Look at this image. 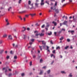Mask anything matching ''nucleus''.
Instances as JSON below:
<instances>
[{"label":"nucleus","instance_id":"obj_1","mask_svg":"<svg viewBox=\"0 0 77 77\" xmlns=\"http://www.w3.org/2000/svg\"><path fill=\"white\" fill-rule=\"evenodd\" d=\"M38 33V31H34V33H36L35 34V36H36V38H38V36L39 35H40V36H43L44 35V34L42 33H41V34L40 33Z\"/></svg>","mask_w":77,"mask_h":77},{"label":"nucleus","instance_id":"obj_2","mask_svg":"<svg viewBox=\"0 0 77 77\" xmlns=\"http://www.w3.org/2000/svg\"><path fill=\"white\" fill-rule=\"evenodd\" d=\"M50 26V24L49 23H46V28H45V29H46L47 31L48 30V28Z\"/></svg>","mask_w":77,"mask_h":77},{"label":"nucleus","instance_id":"obj_3","mask_svg":"<svg viewBox=\"0 0 77 77\" xmlns=\"http://www.w3.org/2000/svg\"><path fill=\"white\" fill-rule=\"evenodd\" d=\"M44 41H43L42 42V44L43 45V48H45L46 47V43L45 42H44Z\"/></svg>","mask_w":77,"mask_h":77},{"label":"nucleus","instance_id":"obj_4","mask_svg":"<svg viewBox=\"0 0 77 77\" xmlns=\"http://www.w3.org/2000/svg\"><path fill=\"white\" fill-rule=\"evenodd\" d=\"M44 0H42L41 1V3L40 5L41 6H42V5H44Z\"/></svg>","mask_w":77,"mask_h":77},{"label":"nucleus","instance_id":"obj_5","mask_svg":"<svg viewBox=\"0 0 77 77\" xmlns=\"http://www.w3.org/2000/svg\"><path fill=\"white\" fill-rule=\"evenodd\" d=\"M8 39H10V40H12V35H8Z\"/></svg>","mask_w":77,"mask_h":77},{"label":"nucleus","instance_id":"obj_6","mask_svg":"<svg viewBox=\"0 0 77 77\" xmlns=\"http://www.w3.org/2000/svg\"><path fill=\"white\" fill-rule=\"evenodd\" d=\"M35 6L36 8H38V5H39V3L36 2L35 4Z\"/></svg>","mask_w":77,"mask_h":77},{"label":"nucleus","instance_id":"obj_7","mask_svg":"<svg viewBox=\"0 0 77 77\" xmlns=\"http://www.w3.org/2000/svg\"><path fill=\"white\" fill-rule=\"evenodd\" d=\"M77 18V16L76 15H75V16H73V20H76Z\"/></svg>","mask_w":77,"mask_h":77},{"label":"nucleus","instance_id":"obj_8","mask_svg":"<svg viewBox=\"0 0 77 77\" xmlns=\"http://www.w3.org/2000/svg\"><path fill=\"white\" fill-rule=\"evenodd\" d=\"M68 32H70L71 33H72V35H74L73 33H74V30H71V31H68Z\"/></svg>","mask_w":77,"mask_h":77},{"label":"nucleus","instance_id":"obj_9","mask_svg":"<svg viewBox=\"0 0 77 77\" xmlns=\"http://www.w3.org/2000/svg\"><path fill=\"white\" fill-rule=\"evenodd\" d=\"M26 30V28L24 27H23V29L22 30V32H24V31H25Z\"/></svg>","mask_w":77,"mask_h":77},{"label":"nucleus","instance_id":"obj_10","mask_svg":"<svg viewBox=\"0 0 77 77\" xmlns=\"http://www.w3.org/2000/svg\"><path fill=\"white\" fill-rule=\"evenodd\" d=\"M68 23V21H64L63 23V24L64 25H67V23Z\"/></svg>","mask_w":77,"mask_h":77},{"label":"nucleus","instance_id":"obj_11","mask_svg":"<svg viewBox=\"0 0 77 77\" xmlns=\"http://www.w3.org/2000/svg\"><path fill=\"white\" fill-rule=\"evenodd\" d=\"M55 12L57 14H58V13H59V9H55Z\"/></svg>","mask_w":77,"mask_h":77},{"label":"nucleus","instance_id":"obj_12","mask_svg":"<svg viewBox=\"0 0 77 77\" xmlns=\"http://www.w3.org/2000/svg\"><path fill=\"white\" fill-rule=\"evenodd\" d=\"M52 23L54 24V26H56V25H57V23L55 22L54 21H53L52 22Z\"/></svg>","mask_w":77,"mask_h":77},{"label":"nucleus","instance_id":"obj_13","mask_svg":"<svg viewBox=\"0 0 77 77\" xmlns=\"http://www.w3.org/2000/svg\"><path fill=\"white\" fill-rule=\"evenodd\" d=\"M11 9H12V7H10L8 8V11H10V10H11Z\"/></svg>","mask_w":77,"mask_h":77},{"label":"nucleus","instance_id":"obj_14","mask_svg":"<svg viewBox=\"0 0 77 77\" xmlns=\"http://www.w3.org/2000/svg\"><path fill=\"white\" fill-rule=\"evenodd\" d=\"M36 57V55H32V57L33 58V59H35Z\"/></svg>","mask_w":77,"mask_h":77},{"label":"nucleus","instance_id":"obj_15","mask_svg":"<svg viewBox=\"0 0 77 77\" xmlns=\"http://www.w3.org/2000/svg\"><path fill=\"white\" fill-rule=\"evenodd\" d=\"M4 51V50H0V54H2V53H3V52Z\"/></svg>","mask_w":77,"mask_h":77},{"label":"nucleus","instance_id":"obj_16","mask_svg":"<svg viewBox=\"0 0 77 77\" xmlns=\"http://www.w3.org/2000/svg\"><path fill=\"white\" fill-rule=\"evenodd\" d=\"M30 15L32 16V17H34V16H35V14H30Z\"/></svg>","mask_w":77,"mask_h":77},{"label":"nucleus","instance_id":"obj_17","mask_svg":"<svg viewBox=\"0 0 77 77\" xmlns=\"http://www.w3.org/2000/svg\"><path fill=\"white\" fill-rule=\"evenodd\" d=\"M63 39H64L63 37L62 36L60 39V41H62V40Z\"/></svg>","mask_w":77,"mask_h":77},{"label":"nucleus","instance_id":"obj_18","mask_svg":"<svg viewBox=\"0 0 77 77\" xmlns=\"http://www.w3.org/2000/svg\"><path fill=\"white\" fill-rule=\"evenodd\" d=\"M69 77H72V73H70L69 75Z\"/></svg>","mask_w":77,"mask_h":77},{"label":"nucleus","instance_id":"obj_19","mask_svg":"<svg viewBox=\"0 0 77 77\" xmlns=\"http://www.w3.org/2000/svg\"><path fill=\"white\" fill-rule=\"evenodd\" d=\"M7 36V35L6 34H5L3 35V38H6Z\"/></svg>","mask_w":77,"mask_h":77},{"label":"nucleus","instance_id":"obj_20","mask_svg":"<svg viewBox=\"0 0 77 77\" xmlns=\"http://www.w3.org/2000/svg\"><path fill=\"white\" fill-rule=\"evenodd\" d=\"M18 17L20 19V20H23V19L21 17V16H18Z\"/></svg>","mask_w":77,"mask_h":77},{"label":"nucleus","instance_id":"obj_21","mask_svg":"<svg viewBox=\"0 0 77 77\" xmlns=\"http://www.w3.org/2000/svg\"><path fill=\"white\" fill-rule=\"evenodd\" d=\"M42 61H43V60H42V59H40V63H42Z\"/></svg>","mask_w":77,"mask_h":77},{"label":"nucleus","instance_id":"obj_22","mask_svg":"<svg viewBox=\"0 0 77 77\" xmlns=\"http://www.w3.org/2000/svg\"><path fill=\"white\" fill-rule=\"evenodd\" d=\"M47 72L48 74H50V70H49L47 71Z\"/></svg>","mask_w":77,"mask_h":77},{"label":"nucleus","instance_id":"obj_23","mask_svg":"<svg viewBox=\"0 0 77 77\" xmlns=\"http://www.w3.org/2000/svg\"><path fill=\"white\" fill-rule=\"evenodd\" d=\"M52 56H53L54 58H55V56L54 55H53V54H52L51 55V57H52Z\"/></svg>","mask_w":77,"mask_h":77},{"label":"nucleus","instance_id":"obj_24","mask_svg":"<svg viewBox=\"0 0 77 77\" xmlns=\"http://www.w3.org/2000/svg\"><path fill=\"white\" fill-rule=\"evenodd\" d=\"M42 73H43V72L42 71H41L40 73H39V74L40 75H41L42 74Z\"/></svg>","mask_w":77,"mask_h":77},{"label":"nucleus","instance_id":"obj_25","mask_svg":"<svg viewBox=\"0 0 77 77\" xmlns=\"http://www.w3.org/2000/svg\"><path fill=\"white\" fill-rule=\"evenodd\" d=\"M69 48V46H67L65 47V48L66 50V49H67V48Z\"/></svg>","mask_w":77,"mask_h":77},{"label":"nucleus","instance_id":"obj_26","mask_svg":"<svg viewBox=\"0 0 77 77\" xmlns=\"http://www.w3.org/2000/svg\"><path fill=\"white\" fill-rule=\"evenodd\" d=\"M39 47L40 49V50H41V51H42V46H39Z\"/></svg>","mask_w":77,"mask_h":77},{"label":"nucleus","instance_id":"obj_27","mask_svg":"<svg viewBox=\"0 0 77 77\" xmlns=\"http://www.w3.org/2000/svg\"><path fill=\"white\" fill-rule=\"evenodd\" d=\"M14 59H17V56H14Z\"/></svg>","mask_w":77,"mask_h":77},{"label":"nucleus","instance_id":"obj_28","mask_svg":"<svg viewBox=\"0 0 77 77\" xmlns=\"http://www.w3.org/2000/svg\"><path fill=\"white\" fill-rule=\"evenodd\" d=\"M29 65L30 66H32V61H31L29 63Z\"/></svg>","mask_w":77,"mask_h":77},{"label":"nucleus","instance_id":"obj_29","mask_svg":"<svg viewBox=\"0 0 77 77\" xmlns=\"http://www.w3.org/2000/svg\"><path fill=\"white\" fill-rule=\"evenodd\" d=\"M61 72L62 73V74H66V73L64 71H61Z\"/></svg>","mask_w":77,"mask_h":77},{"label":"nucleus","instance_id":"obj_30","mask_svg":"<svg viewBox=\"0 0 77 77\" xmlns=\"http://www.w3.org/2000/svg\"><path fill=\"white\" fill-rule=\"evenodd\" d=\"M35 41V39H31V42H33L34 41Z\"/></svg>","mask_w":77,"mask_h":77},{"label":"nucleus","instance_id":"obj_31","mask_svg":"<svg viewBox=\"0 0 77 77\" xmlns=\"http://www.w3.org/2000/svg\"><path fill=\"white\" fill-rule=\"evenodd\" d=\"M35 26H36V27H37V26H39V25L37 23L35 24Z\"/></svg>","mask_w":77,"mask_h":77},{"label":"nucleus","instance_id":"obj_32","mask_svg":"<svg viewBox=\"0 0 77 77\" xmlns=\"http://www.w3.org/2000/svg\"><path fill=\"white\" fill-rule=\"evenodd\" d=\"M51 34H52V32H50V33H48V35H51Z\"/></svg>","mask_w":77,"mask_h":77},{"label":"nucleus","instance_id":"obj_33","mask_svg":"<svg viewBox=\"0 0 77 77\" xmlns=\"http://www.w3.org/2000/svg\"><path fill=\"white\" fill-rule=\"evenodd\" d=\"M28 4L29 5H30L31 4V1H29L28 2Z\"/></svg>","mask_w":77,"mask_h":77},{"label":"nucleus","instance_id":"obj_34","mask_svg":"<svg viewBox=\"0 0 77 77\" xmlns=\"http://www.w3.org/2000/svg\"><path fill=\"white\" fill-rule=\"evenodd\" d=\"M46 47H47V50H48V49H49V47H48V46H46Z\"/></svg>","mask_w":77,"mask_h":77},{"label":"nucleus","instance_id":"obj_35","mask_svg":"<svg viewBox=\"0 0 77 77\" xmlns=\"http://www.w3.org/2000/svg\"><path fill=\"white\" fill-rule=\"evenodd\" d=\"M25 75L24 73H23L21 74V75L22 77H23Z\"/></svg>","mask_w":77,"mask_h":77},{"label":"nucleus","instance_id":"obj_36","mask_svg":"<svg viewBox=\"0 0 77 77\" xmlns=\"http://www.w3.org/2000/svg\"><path fill=\"white\" fill-rule=\"evenodd\" d=\"M45 26V25L44 24L42 26V28H44Z\"/></svg>","mask_w":77,"mask_h":77},{"label":"nucleus","instance_id":"obj_37","mask_svg":"<svg viewBox=\"0 0 77 77\" xmlns=\"http://www.w3.org/2000/svg\"><path fill=\"white\" fill-rule=\"evenodd\" d=\"M3 43V41L2 40H1L0 41V44H2V43Z\"/></svg>","mask_w":77,"mask_h":77},{"label":"nucleus","instance_id":"obj_38","mask_svg":"<svg viewBox=\"0 0 77 77\" xmlns=\"http://www.w3.org/2000/svg\"><path fill=\"white\" fill-rule=\"evenodd\" d=\"M12 75V74L11 73H9L8 75L9 77H10Z\"/></svg>","mask_w":77,"mask_h":77},{"label":"nucleus","instance_id":"obj_39","mask_svg":"<svg viewBox=\"0 0 77 77\" xmlns=\"http://www.w3.org/2000/svg\"><path fill=\"white\" fill-rule=\"evenodd\" d=\"M21 3V0H19V3L20 4Z\"/></svg>","mask_w":77,"mask_h":77},{"label":"nucleus","instance_id":"obj_40","mask_svg":"<svg viewBox=\"0 0 77 77\" xmlns=\"http://www.w3.org/2000/svg\"><path fill=\"white\" fill-rule=\"evenodd\" d=\"M6 59H9V56H7V57H6Z\"/></svg>","mask_w":77,"mask_h":77},{"label":"nucleus","instance_id":"obj_41","mask_svg":"<svg viewBox=\"0 0 77 77\" xmlns=\"http://www.w3.org/2000/svg\"><path fill=\"white\" fill-rule=\"evenodd\" d=\"M57 50V49H60V47L59 46H58L57 48H56Z\"/></svg>","mask_w":77,"mask_h":77},{"label":"nucleus","instance_id":"obj_42","mask_svg":"<svg viewBox=\"0 0 77 77\" xmlns=\"http://www.w3.org/2000/svg\"><path fill=\"white\" fill-rule=\"evenodd\" d=\"M46 66H44L42 67V68L43 69H45L46 68Z\"/></svg>","mask_w":77,"mask_h":77},{"label":"nucleus","instance_id":"obj_43","mask_svg":"<svg viewBox=\"0 0 77 77\" xmlns=\"http://www.w3.org/2000/svg\"><path fill=\"white\" fill-rule=\"evenodd\" d=\"M50 43L51 44H53V42H52V40L51 41Z\"/></svg>","mask_w":77,"mask_h":77},{"label":"nucleus","instance_id":"obj_44","mask_svg":"<svg viewBox=\"0 0 77 77\" xmlns=\"http://www.w3.org/2000/svg\"><path fill=\"white\" fill-rule=\"evenodd\" d=\"M22 13H25V12H26V11H22Z\"/></svg>","mask_w":77,"mask_h":77},{"label":"nucleus","instance_id":"obj_45","mask_svg":"<svg viewBox=\"0 0 77 77\" xmlns=\"http://www.w3.org/2000/svg\"><path fill=\"white\" fill-rule=\"evenodd\" d=\"M5 21L6 22H7V23H8V20L7 19H5Z\"/></svg>","mask_w":77,"mask_h":77},{"label":"nucleus","instance_id":"obj_46","mask_svg":"<svg viewBox=\"0 0 77 77\" xmlns=\"http://www.w3.org/2000/svg\"><path fill=\"white\" fill-rule=\"evenodd\" d=\"M33 44V43L32 42H29V44L30 45H32V44Z\"/></svg>","mask_w":77,"mask_h":77},{"label":"nucleus","instance_id":"obj_47","mask_svg":"<svg viewBox=\"0 0 77 77\" xmlns=\"http://www.w3.org/2000/svg\"><path fill=\"white\" fill-rule=\"evenodd\" d=\"M55 51H56L54 50L52 51V52L53 53H55Z\"/></svg>","mask_w":77,"mask_h":77},{"label":"nucleus","instance_id":"obj_48","mask_svg":"<svg viewBox=\"0 0 77 77\" xmlns=\"http://www.w3.org/2000/svg\"><path fill=\"white\" fill-rule=\"evenodd\" d=\"M67 41L68 42H69V41H70V39H67Z\"/></svg>","mask_w":77,"mask_h":77},{"label":"nucleus","instance_id":"obj_49","mask_svg":"<svg viewBox=\"0 0 77 77\" xmlns=\"http://www.w3.org/2000/svg\"><path fill=\"white\" fill-rule=\"evenodd\" d=\"M65 0H62L61 1L62 3H63L64 2H65Z\"/></svg>","mask_w":77,"mask_h":77},{"label":"nucleus","instance_id":"obj_50","mask_svg":"<svg viewBox=\"0 0 77 77\" xmlns=\"http://www.w3.org/2000/svg\"><path fill=\"white\" fill-rule=\"evenodd\" d=\"M54 34L55 36H56V34H57V32H55L54 33Z\"/></svg>","mask_w":77,"mask_h":77},{"label":"nucleus","instance_id":"obj_51","mask_svg":"<svg viewBox=\"0 0 77 77\" xmlns=\"http://www.w3.org/2000/svg\"><path fill=\"white\" fill-rule=\"evenodd\" d=\"M25 17H29V15H25Z\"/></svg>","mask_w":77,"mask_h":77},{"label":"nucleus","instance_id":"obj_52","mask_svg":"<svg viewBox=\"0 0 77 77\" xmlns=\"http://www.w3.org/2000/svg\"><path fill=\"white\" fill-rule=\"evenodd\" d=\"M10 54H12V51H11L10 52Z\"/></svg>","mask_w":77,"mask_h":77},{"label":"nucleus","instance_id":"obj_53","mask_svg":"<svg viewBox=\"0 0 77 77\" xmlns=\"http://www.w3.org/2000/svg\"><path fill=\"white\" fill-rule=\"evenodd\" d=\"M54 17H56V13L54 14Z\"/></svg>","mask_w":77,"mask_h":77},{"label":"nucleus","instance_id":"obj_54","mask_svg":"<svg viewBox=\"0 0 77 77\" xmlns=\"http://www.w3.org/2000/svg\"><path fill=\"white\" fill-rule=\"evenodd\" d=\"M27 30H30V28H27Z\"/></svg>","mask_w":77,"mask_h":77},{"label":"nucleus","instance_id":"obj_55","mask_svg":"<svg viewBox=\"0 0 77 77\" xmlns=\"http://www.w3.org/2000/svg\"><path fill=\"white\" fill-rule=\"evenodd\" d=\"M54 61L53 60V61H52V63H51V64H53V63H54Z\"/></svg>","mask_w":77,"mask_h":77},{"label":"nucleus","instance_id":"obj_56","mask_svg":"<svg viewBox=\"0 0 77 77\" xmlns=\"http://www.w3.org/2000/svg\"><path fill=\"white\" fill-rule=\"evenodd\" d=\"M55 6H57V2H55Z\"/></svg>","mask_w":77,"mask_h":77},{"label":"nucleus","instance_id":"obj_57","mask_svg":"<svg viewBox=\"0 0 77 77\" xmlns=\"http://www.w3.org/2000/svg\"><path fill=\"white\" fill-rule=\"evenodd\" d=\"M62 30H63V31H65V29H62Z\"/></svg>","mask_w":77,"mask_h":77},{"label":"nucleus","instance_id":"obj_58","mask_svg":"<svg viewBox=\"0 0 77 77\" xmlns=\"http://www.w3.org/2000/svg\"><path fill=\"white\" fill-rule=\"evenodd\" d=\"M69 1L70 2H72V0H69Z\"/></svg>","mask_w":77,"mask_h":77},{"label":"nucleus","instance_id":"obj_59","mask_svg":"<svg viewBox=\"0 0 77 77\" xmlns=\"http://www.w3.org/2000/svg\"><path fill=\"white\" fill-rule=\"evenodd\" d=\"M9 22H7V26H8V25H9Z\"/></svg>","mask_w":77,"mask_h":77},{"label":"nucleus","instance_id":"obj_60","mask_svg":"<svg viewBox=\"0 0 77 77\" xmlns=\"http://www.w3.org/2000/svg\"><path fill=\"white\" fill-rule=\"evenodd\" d=\"M35 2H39V0H36Z\"/></svg>","mask_w":77,"mask_h":77},{"label":"nucleus","instance_id":"obj_61","mask_svg":"<svg viewBox=\"0 0 77 77\" xmlns=\"http://www.w3.org/2000/svg\"><path fill=\"white\" fill-rule=\"evenodd\" d=\"M38 53H40V51H39V50H38Z\"/></svg>","mask_w":77,"mask_h":77},{"label":"nucleus","instance_id":"obj_62","mask_svg":"<svg viewBox=\"0 0 77 77\" xmlns=\"http://www.w3.org/2000/svg\"><path fill=\"white\" fill-rule=\"evenodd\" d=\"M7 71H8V70H7V69H6L5 71V72H7Z\"/></svg>","mask_w":77,"mask_h":77},{"label":"nucleus","instance_id":"obj_63","mask_svg":"<svg viewBox=\"0 0 77 77\" xmlns=\"http://www.w3.org/2000/svg\"><path fill=\"white\" fill-rule=\"evenodd\" d=\"M12 45L13 47H14V46H15V44L14 43H13V44H12Z\"/></svg>","mask_w":77,"mask_h":77},{"label":"nucleus","instance_id":"obj_64","mask_svg":"<svg viewBox=\"0 0 77 77\" xmlns=\"http://www.w3.org/2000/svg\"><path fill=\"white\" fill-rule=\"evenodd\" d=\"M60 26H62V23H60Z\"/></svg>","mask_w":77,"mask_h":77}]
</instances>
